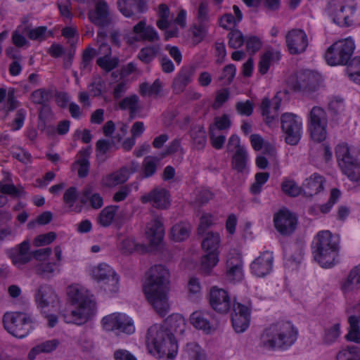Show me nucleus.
<instances>
[{"instance_id": "obj_1", "label": "nucleus", "mask_w": 360, "mask_h": 360, "mask_svg": "<svg viewBox=\"0 0 360 360\" xmlns=\"http://www.w3.org/2000/svg\"><path fill=\"white\" fill-rule=\"evenodd\" d=\"M169 278V271L165 266L155 265L147 271L143 286L147 301L161 317L165 316L170 309Z\"/></svg>"}, {"instance_id": "obj_2", "label": "nucleus", "mask_w": 360, "mask_h": 360, "mask_svg": "<svg viewBox=\"0 0 360 360\" xmlns=\"http://www.w3.org/2000/svg\"><path fill=\"white\" fill-rule=\"evenodd\" d=\"M313 250L314 259L322 267H331L338 256V239L329 231H319L315 237Z\"/></svg>"}, {"instance_id": "obj_3", "label": "nucleus", "mask_w": 360, "mask_h": 360, "mask_svg": "<svg viewBox=\"0 0 360 360\" xmlns=\"http://www.w3.org/2000/svg\"><path fill=\"white\" fill-rule=\"evenodd\" d=\"M67 294L72 304H77L78 307L76 309L72 310L70 314H63L65 321L77 325L85 323L94 314L95 302L91 297L75 287H69Z\"/></svg>"}, {"instance_id": "obj_4", "label": "nucleus", "mask_w": 360, "mask_h": 360, "mask_svg": "<svg viewBox=\"0 0 360 360\" xmlns=\"http://www.w3.org/2000/svg\"><path fill=\"white\" fill-rule=\"evenodd\" d=\"M146 339L148 344L153 345L160 358L166 356L173 359L177 352L178 345L174 334L165 326L154 325L150 327Z\"/></svg>"}, {"instance_id": "obj_5", "label": "nucleus", "mask_w": 360, "mask_h": 360, "mask_svg": "<svg viewBox=\"0 0 360 360\" xmlns=\"http://www.w3.org/2000/svg\"><path fill=\"white\" fill-rule=\"evenodd\" d=\"M355 49V44L351 38L334 42L325 53L327 63L331 66L346 65L349 63Z\"/></svg>"}, {"instance_id": "obj_6", "label": "nucleus", "mask_w": 360, "mask_h": 360, "mask_svg": "<svg viewBox=\"0 0 360 360\" xmlns=\"http://www.w3.org/2000/svg\"><path fill=\"white\" fill-rule=\"evenodd\" d=\"M338 165L344 174L354 181L360 179V160L354 156L346 143H341L335 148Z\"/></svg>"}, {"instance_id": "obj_7", "label": "nucleus", "mask_w": 360, "mask_h": 360, "mask_svg": "<svg viewBox=\"0 0 360 360\" xmlns=\"http://www.w3.org/2000/svg\"><path fill=\"white\" fill-rule=\"evenodd\" d=\"M5 329L13 336L22 338L25 337L32 328V321L30 316L23 312H6L3 316Z\"/></svg>"}, {"instance_id": "obj_8", "label": "nucleus", "mask_w": 360, "mask_h": 360, "mask_svg": "<svg viewBox=\"0 0 360 360\" xmlns=\"http://www.w3.org/2000/svg\"><path fill=\"white\" fill-rule=\"evenodd\" d=\"M281 127L284 134L285 143L296 146L301 139L302 129V123L298 116L291 112L282 114Z\"/></svg>"}, {"instance_id": "obj_9", "label": "nucleus", "mask_w": 360, "mask_h": 360, "mask_svg": "<svg viewBox=\"0 0 360 360\" xmlns=\"http://www.w3.org/2000/svg\"><path fill=\"white\" fill-rule=\"evenodd\" d=\"M327 123L326 111L320 107H313L309 112V130L314 141L321 142L326 139Z\"/></svg>"}, {"instance_id": "obj_10", "label": "nucleus", "mask_w": 360, "mask_h": 360, "mask_svg": "<svg viewBox=\"0 0 360 360\" xmlns=\"http://www.w3.org/2000/svg\"><path fill=\"white\" fill-rule=\"evenodd\" d=\"M278 336V340L271 339V343L276 349H286L292 345L297 338V330L290 322L278 323V329H271L269 338H272V335Z\"/></svg>"}, {"instance_id": "obj_11", "label": "nucleus", "mask_w": 360, "mask_h": 360, "mask_svg": "<svg viewBox=\"0 0 360 360\" xmlns=\"http://www.w3.org/2000/svg\"><path fill=\"white\" fill-rule=\"evenodd\" d=\"M321 80L320 75L314 71L306 70L298 72L293 84V90L303 93H312L316 91Z\"/></svg>"}, {"instance_id": "obj_12", "label": "nucleus", "mask_w": 360, "mask_h": 360, "mask_svg": "<svg viewBox=\"0 0 360 360\" xmlns=\"http://www.w3.org/2000/svg\"><path fill=\"white\" fill-rule=\"evenodd\" d=\"M276 231L283 236L292 235L297 225V217L287 209L280 210L274 216Z\"/></svg>"}, {"instance_id": "obj_13", "label": "nucleus", "mask_w": 360, "mask_h": 360, "mask_svg": "<svg viewBox=\"0 0 360 360\" xmlns=\"http://www.w3.org/2000/svg\"><path fill=\"white\" fill-rule=\"evenodd\" d=\"M103 327L108 331L115 330L127 334H131L134 332V327L132 321L125 314H112L105 316L102 319Z\"/></svg>"}, {"instance_id": "obj_14", "label": "nucleus", "mask_w": 360, "mask_h": 360, "mask_svg": "<svg viewBox=\"0 0 360 360\" xmlns=\"http://www.w3.org/2000/svg\"><path fill=\"white\" fill-rule=\"evenodd\" d=\"M208 300L210 307L221 314H226L231 307V298L228 292L217 286L210 288Z\"/></svg>"}, {"instance_id": "obj_15", "label": "nucleus", "mask_w": 360, "mask_h": 360, "mask_svg": "<svg viewBox=\"0 0 360 360\" xmlns=\"http://www.w3.org/2000/svg\"><path fill=\"white\" fill-rule=\"evenodd\" d=\"M169 192L164 188H154L148 193L142 195L140 200L142 203H150L153 207L165 210L170 205Z\"/></svg>"}, {"instance_id": "obj_16", "label": "nucleus", "mask_w": 360, "mask_h": 360, "mask_svg": "<svg viewBox=\"0 0 360 360\" xmlns=\"http://www.w3.org/2000/svg\"><path fill=\"white\" fill-rule=\"evenodd\" d=\"M191 323L197 329L210 333L215 330L219 326L218 321L210 312L196 311L190 316Z\"/></svg>"}, {"instance_id": "obj_17", "label": "nucleus", "mask_w": 360, "mask_h": 360, "mask_svg": "<svg viewBox=\"0 0 360 360\" xmlns=\"http://www.w3.org/2000/svg\"><path fill=\"white\" fill-rule=\"evenodd\" d=\"M281 100L276 96L273 98V103L268 98H264L260 105V110L264 117V122L269 127H272L278 122V110L281 107Z\"/></svg>"}, {"instance_id": "obj_18", "label": "nucleus", "mask_w": 360, "mask_h": 360, "mask_svg": "<svg viewBox=\"0 0 360 360\" xmlns=\"http://www.w3.org/2000/svg\"><path fill=\"white\" fill-rule=\"evenodd\" d=\"M286 43L291 54L301 53L306 50L308 46L307 35L301 30L290 31L286 35Z\"/></svg>"}, {"instance_id": "obj_19", "label": "nucleus", "mask_w": 360, "mask_h": 360, "mask_svg": "<svg viewBox=\"0 0 360 360\" xmlns=\"http://www.w3.org/2000/svg\"><path fill=\"white\" fill-rule=\"evenodd\" d=\"M90 21L95 25L105 27L111 22L109 15V9L108 4L104 0H99L96 3L95 9L90 11L88 13Z\"/></svg>"}, {"instance_id": "obj_20", "label": "nucleus", "mask_w": 360, "mask_h": 360, "mask_svg": "<svg viewBox=\"0 0 360 360\" xmlns=\"http://www.w3.org/2000/svg\"><path fill=\"white\" fill-rule=\"evenodd\" d=\"M274 257L271 252L266 251L257 257L251 264L252 272L258 277L268 274L273 264Z\"/></svg>"}, {"instance_id": "obj_21", "label": "nucleus", "mask_w": 360, "mask_h": 360, "mask_svg": "<svg viewBox=\"0 0 360 360\" xmlns=\"http://www.w3.org/2000/svg\"><path fill=\"white\" fill-rule=\"evenodd\" d=\"M30 245L28 240L22 243L13 248L10 251L9 257L13 264L20 267L32 260V253L30 251Z\"/></svg>"}, {"instance_id": "obj_22", "label": "nucleus", "mask_w": 360, "mask_h": 360, "mask_svg": "<svg viewBox=\"0 0 360 360\" xmlns=\"http://www.w3.org/2000/svg\"><path fill=\"white\" fill-rule=\"evenodd\" d=\"M117 5L120 12L127 18L134 15V9L140 13H144L147 9L144 0H117Z\"/></svg>"}, {"instance_id": "obj_23", "label": "nucleus", "mask_w": 360, "mask_h": 360, "mask_svg": "<svg viewBox=\"0 0 360 360\" xmlns=\"http://www.w3.org/2000/svg\"><path fill=\"white\" fill-rule=\"evenodd\" d=\"M194 74V70L192 67H183L172 82V89L175 94L182 93L186 86L191 82V78Z\"/></svg>"}, {"instance_id": "obj_24", "label": "nucleus", "mask_w": 360, "mask_h": 360, "mask_svg": "<svg viewBox=\"0 0 360 360\" xmlns=\"http://www.w3.org/2000/svg\"><path fill=\"white\" fill-rule=\"evenodd\" d=\"M146 235L150 245H158L160 243L165 235V229L159 218H155L148 224Z\"/></svg>"}, {"instance_id": "obj_25", "label": "nucleus", "mask_w": 360, "mask_h": 360, "mask_svg": "<svg viewBox=\"0 0 360 360\" xmlns=\"http://www.w3.org/2000/svg\"><path fill=\"white\" fill-rule=\"evenodd\" d=\"M129 179L127 167H122L120 169L106 175L102 179V184L105 187L112 188L125 183Z\"/></svg>"}, {"instance_id": "obj_26", "label": "nucleus", "mask_w": 360, "mask_h": 360, "mask_svg": "<svg viewBox=\"0 0 360 360\" xmlns=\"http://www.w3.org/2000/svg\"><path fill=\"white\" fill-rule=\"evenodd\" d=\"M57 299L55 291L48 285L40 286L36 294V300L42 308L53 304Z\"/></svg>"}, {"instance_id": "obj_27", "label": "nucleus", "mask_w": 360, "mask_h": 360, "mask_svg": "<svg viewBox=\"0 0 360 360\" xmlns=\"http://www.w3.org/2000/svg\"><path fill=\"white\" fill-rule=\"evenodd\" d=\"M323 178L321 175L314 174L306 180L302 188L304 195L312 197L323 189Z\"/></svg>"}, {"instance_id": "obj_28", "label": "nucleus", "mask_w": 360, "mask_h": 360, "mask_svg": "<svg viewBox=\"0 0 360 360\" xmlns=\"http://www.w3.org/2000/svg\"><path fill=\"white\" fill-rule=\"evenodd\" d=\"M360 288V264L355 266L349 271L347 278L342 283L341 289L349 292Z\"/></svg>"}, {"instance_id": "obj_29", "label": "nucleus", "mask_w": 360, "mask_h": 360, "mask_svg": "<svg viewBox=\"0 0 360 360\" xmlns=\"http://www.w3.org/2000/svg\"><path fill=\"white\" fill-rule=\"evenodd\" d=\"M139 101V96L133 94L121 100L118 105L122 110H129L130 119H134L136 113L141 110Z\"/></svg>"}, {"instance_id": "obj_30", "label": "nucleus", "mask_w": 360, "mask_h": 360, "mask_svg": "<svg viewBox=\"0 0 360 360\" xmlns=\"http://www.w3.org/2000/svg\"><path fill=\"white\" fill-rule=\"evenodd\" d=\"M243 263L238 258H231L226 262V275L229 279L232 281H240L243 277Z\"/></svg>"}, {"instance_id": "obj_31", "label": "nucleus", "mask_w": 360, "mask_h": 360, "mask_svg": "<svg viewBox=\"0 0 360 360\" xmlns=\"http://www.w3.org/2000/svg\"><path fill=\"white\" fill-rule=\"evenodd\" d=\"M80 202L83 205H86L89 202L90 205L94 209H99L103 205V198L99 193H93L90 187L85 188L82 193Z\"/></svg>"}, {"instance_id": "obj_32", "label": "nucleus", "mask_w": 360, "mask_h": 360, "mask_svg": "<svg viewBox=\"0 0 360 360\" xmlns=\"http://www.w3.org/2000/svg\"><path fill=\"white\" fill-rule=\"evenodd\" d=\"M193 147L196 150H202L207 142V136L205 129L201 125L193 126L190 131Z\"/></svg>"}, {"instance_id": "obj_33", "label": "nucleus", "mask_w": 360, "mask_h": 360, "mask_svg": "<svg viewBox=\"0 0 360 360\" xmlns=\"http://www.w3.org/2000/svg\"><path fill=\"white\" fill-rule=\"evenodd\" d=\"M160 159L155 156H147L142 162L141 177L149 178L153 176L160 166Z\"/></svg>"}, {"instance_id": "obj_34", "label": "nucleus", "mask_w": 360, "mask_h": 360, "mask_svg": "<svg viewBox=\"0 0 360 360\" xmlns=\"http://www.w3.org/2000/svg\"><path fill=\"white\" fill-rule=\"evenodd\" d=\"M165 326L168 328L171 332L182 334L186 328V323L184 317L180 314H172L169 316L165 321Z\"/></svg>"}, {"instance_id": "obj_35", "label": "nucleus", "mask_w": 360, "mask_h": 360, "mask_svg": "<svg viewBox=\"0 0 360 360\" xmlns=\"http://www.w3.org/2000/svg\"><path fill=\"white\" fill-rule=\"evenodd\" d=\"M190 232L191 226L189 224L179 223L172 227L170 236L173 240L180 242L188 238Z\"/></svg>"}, {"instance_id": "obj_36", "label": "nucleus", "mask_w": 360, "mask_h": 360, "mask_svg": "<svg viewBox=\"0 0 360 360\" xmlns=\"http://www.w3.org/2000/svg\"><path fill=\"white\" fill-rule=\"evenodd\" d=\"M248 155L245 149L235 151L231 158L232 168L238 172H243L247 166Z\"/></svg>"}, {"instance_id": "obj_37", "label": "nucleus", "mask_w": 360, "mask_h": 360, "mask_svg": "<svg viewBox=\"0 0 360 360\" xmlns=\"http://www.w3.org/2000/svg\"><path fill=\"white\" fill-rule=\"evenodd\" d=\"M59 345V341L56 339L47 340L41 342L32 349L28 354V357L33 359L37 354L44 352L49 353L55 350Z\"/></svg>"}, {"instance_id": "obj_38", "label": "nucleus", "mask_w": 360, "mask_h": 360, "mask_svg": "<svg viewBox=\"0 0 360 360\" xmlns=\"http://www.w3.org/2000/svg\"><path fill=\"white\" fill-rule=\"evenodd\" d=\"M120 249L123 254H131L133 252H145L146 247L136 243L132 238H126L122 240Z\"/></svg>"}, {"instance_id": "obj_39", "label": "nucleus", "mask_w": 360, "mask_h": 360, "mask_svg": "<svg viewBox=\"0 0 360 360\" xmlns=\"http://www.w3.org/2000/svg\"><path fill=\"white\" fill-rule=\"evenodd\" d=\"M207 253L201 258V271L205 274H210L212 269L217 265L219 262L217 252H207Z\"/></svg>"}, {"instance_id": "obj_40", "label": "nucleus", "mask_w": 360, "mask_h": 360, "mask_svg": "<svg viewBox=\"0 0 360 360\" xmlns=\"http://www.w3.org/2000/svg\"><path fill=\"white\" fill-rule=\"evenodd\" d=\"M117 209V205H110L103 208L98 217V221L100 225L103 227L109 226L115 218Z\"/></svg>"}, {"instance_id": "obj_41", "label": "nucleus", "mask_w": 360, "mask_h": 360, "mask_svg": "<svg viewBox=\"0 0 360 360\" xmlns=\"http://www.w3.org/2000/svg\"><path fill=\"white\" fill-rule=\"evenodd\" d=\"M32 101L41 105L48 104L53 97V91L51 89H39L31 94Z\"/></svg>"}, {"instance_id": "obj_42", "label": "nucleus", "mask_w": 360, "mask_h": 360, "mask_svg": "<svg viewBox=\"0 0 360 360\" xmlns=\"http://www.w3.org/2000/svg\"><path fill=\"white\" fill-rule=\"evenodd\" d=\"M220 243L218 233L209 232L202 241V248L206 252H217Z\"/></svg>"}, {"instance_id": "obj_43", "label": "nucleus", "mask_w": 360, "mask_h": 360, "mask_svg": "<svg viewBox=\"0 0 360 360\" xmlns=\"http://www.w3.org/2000/svg\"><path fill=\"white\" fill-rule=\"evenodd\" d=\"M159 51V45L143 47L140 50L138 54V58L143 63L148 64L156 57Z\"/></svg>"}, {"instance_id": "obj_44", "label": "nucleus", "mask_w": 360, "mask_h": 360, "mask_svg": "<svg viewBox=\"0 0 360 360\" xmlns=\"http://www.w3.org/2000/svg\"><path fill=\"white\" fill-rule=\"evenodd\" d=\"M349 79L360 84V56L353 58L347 66Z\"/></svg>"}, {"instance_id": "obj_45", "label": "nucleus", "mask_w": 360, "mask_h": 360, "mask_svg": "<svg viewBox=\"0 0 360 360\" xmlns=\"http://www.w3.org/2000/svg\"><path fill=\"white\" fill-rule=\"evenodd\" d=\"M337 360H360V348L356 346H347L337 354Z\"/></svg>"}, {"instance_id": "obj_46", "label": "nucleus", "mask_w": 360, "mask_h": 360, "mask_svg": "<svg viewBox=\"0 0 360 360\" xmlns=\"http://www.w3.org/2000/svg\"><path fill=\"white\" fill-rule=\"evenodd\" d=\"M250 316L231 314V321L233 329L236 333L245 331L250 323Z\"/></svg>"}, {"instance_id": "obj_47", "label": "nucleus", "mask_w": 360, "mask_h": 360, "mask_svg": "<svg viewBox=\"0 0 360 360\" xmlns=\"http://www.w3.org/2000/svg\"><path fill=\"white\" fill-rule=\"evenodd\" d=\"M115 274L113 269L106 264H101L93 270V276L98 281H104Z\"/></svg>"}, {"instance_id": "obj_48", "label": "nucleus", "mask_w": 360, "mask_h": 360, "mask_svg": "<svg viewBox=\"0 0 360 360\" xmlns=\"http://www.w3.org/2000/svg\"><path fill=\"white\" fill-rule=\"evenodd\" d=\"M113 145L112 141L100 139L96 143V152L97 159L103 162L106 160L105 154L110 150Z\"/></svg>"}, {"instance_id": "obj_49", "label": "nucleus", "mask_w": 360, "mask_h": 360, "mask_svg": "<svg viewBox=\"0 0 360 360\" xmlns=\"http://www.w3.org/2000/svg\"><path fill=\"white\" fill-rule=\"evenodd\" d=\"M0 192L2 194L8 195L12 198H19L25 194L24 188L18 185L15 186L14 184H3L0 182Z\"/></svg>"}, {"instance_id": "obj_50", "label": "nucleus", "mask_w": 360, "mask_h": 360, "mask_svg": "<svg viewBox=\"0 0 360 360\" xmlns=\"http://www.w3.org/2000/svg\"><path fill=\"white\" fill-rule=\"evenodd\" d=\"M359 319L355 316H351L349 318V323L350 330L346 335L347 340L353 341L354 342H360V332L359 330Z\"/></svg>"}, {"instance_id": "obj_51", "label": "nucleus", "mask_w": 360, "mask_h": 360, "mask_svg": "<svg viewBox=\"0 0 360 360\" xmlns=\"http://www.w3.org/2000/svg\"><path fill=\"white\" fill-rule=\"evenodd\" d=\"M107 34L104 31H99L97 34L96 43L99 44L97 54L102 57L110 56L112 53L110 46L105 41Z\"/></svg>"}, {"instance_id": "obj_52", "label": "nucleus", "mask_w": 360, "mask_h": 360, "mask_svg": "<svg viewBox=\"0 0 360 360\" xmlns=\"http://www.w3.org/2000/svg\"><path fill=\"white\" fill-rule=\"evenodd\" d=\"M269 178V172H258L255 174V181L250 188V192L254 195L260 193L262 186L268 181Z\"/></svg>"}, {"instance_id": "obj_53", "label": "nucleus", "mask_w": 360, "mask_h": 360, "mask_svg": "<svg viewBox=\"0 0 360 360\" xmlns=\"http://www.w3.org/2000/svg\"><path fill=\"white\" fill-rule=\"evenodd\" d=\"M96 63L106 72H109L118 65L119 60L117 58H110V56L99 57L96 60Z\"/></svg>"}, {"instance_id": "obj_54", "label": "nucleus", "mask_w": 360, "mask_h": 360, "mask_svg": "<svg viewBox=\"0 0 360 360\" xmlns=\"http://www.w3.org/2000/svg\"><path fill=\"white\" fill-rule=\"evenodd\" d=\"M229 46L231 49H238L244 43L245 39L242 32L238 30H231L228 34Z\"/></svg>"}, {"instance_id": "obj_55", "label": "nucleus", "mask_w": 360, "mask_h": 360, "mask_svg": "<svg viewBox=\"0 0 360 360\" xmlns=\"http://www.w3.org/2000/svg\"><path fill=\"white\" fill-rule=\"evenodd\" d=\"M46 27L41 26L34 29L25 27L22 31L32 40L42 41L46 39Z\"/></svg>"}, {"instance_id": "obj_56", "label": "nucleus", "mask_w": 360, "mask_h": 360, "mask_svg": "<svg viewBox=\"0 0 360 360\" xmlns=\"http://www.w3.org/2000/svg\"><path fill=\"white\" fill-rule=\"evenodd\" d=\"M53 266L54 264L51 262L46 264H39L35 266V272L41 278L49 279L51 278V275L54 271Z\"/></svg>"}, {"instance_id": "obj_57", "label": "nucleus", "mask_w": 360, "mask_h": 360, "mask_svg": "<svg viewBox=\"0 0 360 360\" xmlns=\"http://www.w3.org/2000/svg\"><path fill=\"white\" fill-rule=\"evenodd\" d=\"M214 217L208 213L203 214L200 219V224L198 228L199 235H202L207 229L214 224Z\"/></svg>"}, {"instance_id": "obj_58", "label": "nucleus", "mask_w": 360, "mask_h": 360, "mask_svg": "<svg viewBox=\"0 0 360 360\" xmlns=\"http://www.w3.org/2000/svg\"><path fill=\"white\" fill-rule=\"evenodd\" d=\"M281 188L283 193L292 197L297 196L301 193V191H302V188H300L292 181H283L281 184Z\"/></svg>"}, {"instance_id": "obj_59", "label": "nucleus", "mask_w": 360, "mask_h": 360, "mask_svg": "<svg viewBox=\"0 0 360 360\" xmlns=\"http://www.w3.org/2000/svg\"><path fill=\"white\" fill-rule=\"evenodd\" d=\"M236 67L233 64L226 65L223 68L221 75L219 77L220 80H224L226 84H230L233 81L236 75Z\"/></svg>"}, {"instance_id": "obj_60", "label": "nucleus", "mask_w": 360, "mask_h": 360, "mask_svg": "<svg viewBox=\"0 0 360 360\" xmlns=\"http://www.w3.org/2000/svg\"><path fill=\"white\" fill-rule=\"evenodd\" d=\"M206 27L205 24L195 25L192 28L193 41L195 44L200 43L206 35Z\"/></svg>"}, {"instance_id": "obj_61", "label": "nucleus", "mask_w": 360, "mask_h": 360, "mask_svg": "<svg viewBox=\"0 0 360 360\" xmlns=\"http://www.w3.org/2000/svg\"><path fill=\"white\" fill-rule=\"evenodd\" d=\"M97 54V51L95 49L91 47L86 48L82 53V60L81 63V68L86 69L90 65L91 60L94 59L95 56Z\"/></svg>"}, {"instance_id": "obj_62", "label": "nucleus", "mask_w": 360, "mask_h": 360, "mask_svg": "<svg viewBox=\"0 0 360 360\" xmlns=\"http://www.w3.org/2000/svg\"><path fill=\"white\" fill-rule=\"evenodd\" d=\"M236 109L240 115L250 116L253 112V103L250 100L240 101L236 104Z\"/></svg>"}, {"instance_id": "obj_63", "label": "nucleus", "mask_w": 360, "mask_h": 360, "mask_svg": "<svg viewBox=\"0 0 360 360\" xmlns=\"http://www.w3.org/2000/svg\"><path fill=\"white\" fill-rule=\"evenodd\" d=\"M118 277L116 274L105 280L102 288L106 292H115L118 290Z\"/></svg>"}, {"instance_id": "obj_64", "label": "nucleus", "mask_w": 360, "mask_h": 360, "mask_svg": "<svg viewBox=\"0 0 360 360\" xmlns=\"http://www.w3.org/2000/svg\"><path fill=\"white\" fill-rule=\"evenodd\" d=\"M187 348L190 351V356L193 360H207L205 354L200 346L195 343L187 345Z\"/></svg>"}]
</instances>
